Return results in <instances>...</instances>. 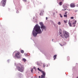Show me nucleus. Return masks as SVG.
Here are the masks:
<instances>
[{"instance_id": "nucleus-16", "label": "nucleus", "mask_w": 78, "mask_h": 78, "mask_svg": "<svg viewBox=\"0 0 78 78\" xmlns=\"http://www.w3.org/2000/svg\"><path fill=\"white\" fill-rule=\"evenodd\" d=\"M64 16L65 17H67V15H64Z\"/></svg>"}, {"instance_id": "nucleus-25", "label": "nucleus", "mask_w": 78, "mask_h": 78, "mask_svg": "<svg viewBox=\"0 0 78 78\" xmlns=\"http://www.w3.org/2000/svg\"><path fill=\"white\" fill-rule=\"evenodd\" d=\"M71 19H74V18H73V17H71Z\"/></svg>"}, {"instance_id": "nucleus-1", "label": "nucleus", "mask_w": 78, "mask_h": 78, "mask_svg": "<svg viewBox=\"0 0 78 78\" xmlns=\"http://www.w3.org/2000/svg\"><path fill=\"white\" fill-rule=\"evenodd\" d=\"M34 29V30L35 31L33 30V34L34 36H36L37 34H41V33H42V31L41 30V27L39 26V25L36 24ZM36 31L37 33H36Z\"/></svg>"}, {"instance_id": "nucleus-6", "label": "nucleus", "mask_w": 78, "mask_h": 78, "mask_svg": "<svg viewBox=\"0 0 78 78\" xmlns=\"http://www.w3.org/2000/svg\"><path fill=\"white\" fill-rule=\"evenodd\" d=\"M21 55H20V52H18L17 53H16L15 57V58H18L19 59L21 57Z\"/></svg>"}, {"instance_id": "nucleus-32", "label": "nucleus", "mask_w": 78, "mask_h": 78, "mask_svg": "<svg viewBox=\"0 0 78 78\" xmlns=\"http://www.w3.org/2000/svg\"><path fill=\"white\" fill-rule=\"evenodd\" d=\"M39 78H41V76H39Z\"/></svg>"}, {"instance_id": "nucleus-28", "label": "nucleus", "mask_w": 78, "mask_h": 78, "mask_svg": "<svg viewBox=\"0 0 78 78\" xmlns=\"http://www.w3.org/2000/svg\"><path fill=\"white\" fill-rule=\"evenodd\" d=\"M59 34L60 35V34H61V32H59Z\"/></svg>"}, {"instance_id": "nucleus-18", "label": "nucleus", "mask_w": 78, "mask_h": 78, "mask_svg": "<svg viewBox=\"0 0 78 78\" xmlns=\"http://www.w3.org/2000/svg\"><path fill=\"white\" fill-rule=\"evenodd\" d=\"M65 6H67V8L68 6H69V5L68 4H66Z\"/></svg>"}, {"instance_id": "nucleus-12", "label": "nucleus", "mask_w": 78, "mask_h": 78, "mask_svg": "<svg viewBox=\"0 0 78 78\" xmlns=\"http://www.w3.org/2000/svg\"><path fill=\"white\" fill-rule=\"evenodd\" d=\"M59 5H60V6H61V5H62V2H60L59 3Z\"/></svg>"}, {"instance_id": "nucleus-31", "label": "nucleus", "mask_w": 78, "mask_h": 78, "mask_svg": "<svg viewBox=\"0 0 78 78\" xmlns=\"http://www.w3.org/2000/svg\"><path fill=\"white\" fill-rule=\"evenodd\" d=\"M47 17H46V20H47Z\"/></svg>"}, {"instance_id": "nucleus-15", "label": "nucleus", "mask_w": 78, "mask_h": 78, "mask_svg": "<svg viewBox=\"0 0 78 78\" xmlns=\"http://www.w3.org/2000/svg\"><path fill=\"white\" fill-rule=\"evenodd\" d=\"M60 36L62 38H64V36H63V35H62L61 34H60Z\"/></svg>"}, {"instance_id": "nucleus-9", "label": "nucleus", "mask_w": 78, "mask_h": 78, "mask_svg": "<svg viewBox=\"0 0 78 78\" xmlns=\"http://www.w3.org/2000/svg\"><path fill=\"white\" fill-rule=\"evenodd\" d=\"M76 22H77V21L76 20H75V22H74L72 24V25H74L73 26V27H75L76 26V25H75V24H76Z\"/></svg>"}, {"instance_id": "nucleus-30", "label": "nucleus", "mask_w": 78, "mask_h": 78, "mask_svg": "<svg viewBox=\"0 0 78 78\" xmlns=\"http://www.w3.org/2000/svg\"><path fill=\"white\" fill-rule=\"evenodd\" d=\"M65 14H67V12H66L65 13Z\"/></svg>"}, {"instance_id": "nucleus-24", "label": "nucleus", "mask_w": 78, "mask_h": 78, "mask_svg": "<svg viewBox=\"0 0 78 78\" xmlns=\"http://www.w3.org/2000/svg\"><path fill=\"white\" fill-rule=\"evenodd\" d=\"M40 16H42V12H41L40 14Z\"/></svg>"}, {"instance_id": "nucleus-33", "label": "nucleus", "mask_w": 78, "mask_h": 78, "mask_svg": "<svg viewBox=\"0 0 78 78\" xmlns=\"http://www.w3.org/2000/svg\"><path fill=\"white\" fill-rule=\"evenodd\" d=\"M60 45H61V46H63V45H61V44H60Z\"/></svg>"}, {"instance_id": "nucleus-27", "label": "nucleus", "mask_w": 78, "mask_h": 78, "mask_svg": "<svg viewBox=\"0 0 78 78\" xmlns=\"http://www.w3.org/2000/svg\"><path fill=\"white\" fill-rule=\"evenodd\" d=\"M59 15H60V17H62V16H61V14H59Z\"/></svg>"}, {"instance_id": "nucleus-26", "label": "nucleus", "mask_w": 78, "mask_h": 78, "mask_svg": "<svg viewBox=\"0 0 78 78\" xmlns=\"http://www.w3.org/2000/svg\"><path fill=\"white\" fill-rule=\"evenodd\" d=\"M33 69H31V72H32V73H33Z\"/></svg>"}, {"instance_id": "nucleus-13", "label": "nucleus", "mask_w": 78, "mask_h": 78, "mask_svg": "<svg viewBox=\"0 0 78 78\" xmlns=\"http://www.w3.org/2000/svg\"><path fill=\"white\" fill-rule=\"evenodd\" d=\"M21 53H24V51L23 50H21Z\"/></svg>"}, {"instance_id": "nucleus-17", "label": "nucleus", "mask_w": 78, "mask_h": 78, "mask_svg": "<svg viewBox=\"0 0 78 78\" xmlns=\"http://www.w3.org/2000/svg\"><path fill=\"white\" fill-rule=\"evenodd\" d=\"M64 23H67V20H64Z\"/></svg>"}, {"instance_id": "nucleus-14", "label": "nucleus", "mask_w": 78, "mask_h": 78, "mask_svg": "<svg viewBox=\"0 0 78 78\" xmlns=\"http://www.w3.org/2000/svg\"><path fill=\"white\" fill-rule=\"evenodd\" d=\"M68 24H69V25L70 27H72V24H71V23H70L69 22Z\"/></svg>"}, {"instance_id": "nucleus-20", "label": "nucleus", "mask_w": 78, "mask_h": 78, "mask_svg": "<svg viewBox=\"0 0 78 78\" xmlns=\"http://www.w3.org/2000/svg\"><path fill=\"white\" fill-rule=\"evenodd\" d=\"M23 61L24 62H25L26 61V59L25 58H23Z\"/></svg>"}, {"instance_id": "nucleus-10", "label": "nucleus", "mask_w": 78, "mask_h": 78, "mask_svg": "<svg viewBox=\"0 0 78 78\" xmlns=\"http://www.w3.org/2000/svg\"><path fill=\"white\" fill-rule=\"evenodd\" d=\"M63 8L64 9H62V11H65L67 8V7L66 5H64L63 6Z\"/></svg>"}, {"instance_id": "nucleus-19", "label": "nucleus", "mask_w": 78, "mask_h": 78, "mask_svg": "<svg viewBox=\"0 0 78 78\" xmlns=\"http://www.w3.org/2000/svg\"><path fill=\"white\" fill-rule=\"evenodd\" d=\"M58 25H61V22H59L58 23Z\"/></svg>"}, {"instance_id": "nucleus-23", "label": "nucleus", "mask_w": 78, "mask_h": 78, "mask_svg": "<svg viewBox=\"0 0 78 78\" xmlns=\"http://www.w3.org/2000/svg\"><path fill=\"white\" fill-rule=\"evenodd\" d=\"M69 59H70V58H69V57H67V60H68V61H69Z\"/></svg>"}, {"instance_id": "nucleus-22", "label": "nucleus", "mask_w": 78, "mask_h": 78, "mask_svg": "<svg viewBox=\"0 0 78 78\" xmlns=\"http://www.w3.org/2000/svg\"><path fill=\"white\" fill-rule=\"evenodd\" d=\"M23 2H27V0H22Z\"/></svg>"}, {"instance_id": "nucleus-29", "label": "nucleus", "mask_w": 78, "mask_h": 78, "mask_svg": "<svg viewBox=\"0 0 78 78\" xmlns=\"http://www.w3.org/2000/svg\"><path fill=\"white\" fill-rule=\"evenodd\" d=\"M34 69H36V68L35 67H34Z\"/></svg>"}, {"instance_id": "nucleus-7", "label": "nucleus", "mask_w": 78, "mask_h": 78, "mask_svg": "<svg viewBox=\"0 0 78 78\" xmlns=\"http://www.w3.org/2000/svg\"><path fill=\"white\" fill-rule=\"evenodd\" d=\"M6 0H2L1 1V4L3 6H5L6 5Z\"/></svg>"}, {"instance_id": "nucleus-2", "label": "nucleus", "mask_w": 78, "mask_h": 78, "mask_svg": "<svg viewBox=\"0 0 78 78\" xmlns=\"http://www.w3.org/2000/svg\"><path fill=\"white\" fill-rule=\"evenodd\" d=\"M16 67L19 71L23 72L24 70V66L20 63L18 64L16 66Z\"/></svg>"}, {"instance_id": "nucleus-4", "label": "nucleus", "mask_w": 78, "mask_h": 78, "mask_svg": "<svg viewBox=\"0 0 78 78\" xmlns=\"http://www.w3.org/2000/svg\"><path fill=\"white\" fill-rule=\"evenodd\" d=\"M63 34L64 37L66 38V39H67L69 36V33L66 31H63Z\"/></svg>"}, {"instance_id": "nucleus-34", "label": "nucleus", "mask_w": 78, "mask_h": 78, "mask_svg": "<svg viewBox=\"0 0 78 78\" xmlns=\"http://www.w3.org/2000/svg\"><path fill=\"white\" fill-rule=\"evenodd\" d=\"M76 78H78V76Z\"/></svg>"}, {"instance_id": "nucleus-21", "label": "nucleus", "mask_w": 78, "mask_h": 78, "mask_svg": "<svg viewBox=\"0 0 78 78\" xmlns=\"http://www.w3.org/2000/svg\"><path fill=\"white\" fill-rule=\"evenodd\" d=\"M45 67V64H43V67Z\"/></svg>"}, {"instance_id": "nucleus-11", "label": "nucleus", "mask_w": 78, "mask_h": 78, "mask_svg": "<svg viewBox=\"0 0 78 78\" xmlns=\"http://www.w3.org/2000/svg\"><path fill=\"white\" fill-rule=\"evenodd\" d=\"M57 55H55L54 56H53V58H54V60H55V59H56V56H57Z\"/></svg>"}, {"instance_id": "nucleus-3", "label": "nucleus", "mask_w": 78, "mask_h": 78, "mask_svg": "<svg viewBox=\"0 0 78 78\" xmlns=\"http://www.w3.org/2000/svg\"><path fill=\"white\" fill-rule=\"evenodd\" d=\"M37 69L39 71L41 72L42 73V75H41V78H44L45 77V72L43 71L42 70L40 69L39 68H38Z\"/></svg>"}, {"instance_id": "nucleus-5", "label": "nucleus", "mask_w": 78, "mask_h": 78, "mask_svg": "<svg viewBox=\"0 0 78 78\" xmlns=\"http://www.w3.org/2000/svg\"><path fill=\"white\" fill-rule=\"evenodd\" d=\"M40 24L41 26V28L42 31H43V30H44V29L45 31V30H46V27H45V26L44 25V24H43V23H42V22H40Z\"/></svg>"}, {"instance_id": "nucleus-8", "label": "nucleus", "mask_w": 78, "mask_h": 78, "mask_svg": "<svg viewBox=\"0 0 78 78\" xmlns=\"http://www.w3.org/2000/svg\"><path fill=\"white\" fill-rule=\"evenodd\" d=\"M70 7L71 8H75V3H71L70 4Z\"/></svg>"}]
</instances>
